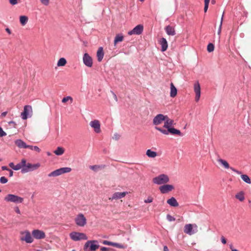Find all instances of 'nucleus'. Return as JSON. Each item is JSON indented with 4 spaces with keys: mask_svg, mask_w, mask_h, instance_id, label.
I'll list each match as a JSON object with an SVG mask.
<instances>
[{
    "mask_svg": "<svg viewBox=\"0 0 251 251\" xmlns=\"http://www.w3.org/2000/svg\"><path fill=\"white\" fill-rule=\"evenodd\" d=\"M23 161L24 163L23 165V169L21 170L22 173L33 171L37 170L41 166L39 163L32 164L30 163H26V160L25 159H23Z\"/></svg>",
    "mask_w": 251,
    "mask_h": 251,
    "instance_id": "1",
    "label": "nucleus"
},
{
    "mask_svg": "<svg viewBox=\"0 0 251 251\" xmlns=\"http://www.w3.org/2000/svg\"><path fill=\"white\" fill-rule=\"evenodd\" d=\"M100 247L99 241L97 240L87 241L84 244L83 249L84 251H95Z\"/></svg>",
    "mask_w": 251,
    "mask_h": 251,
    "instance_id": "2",
    "label": "nucleus"
},
{
    "mask_svg": "<svg viewBox=\"0 0 251 251\" xmlns=\"http://www.w3.org/2000/svg\"><path fill=\"white\" fill-rule=\"evenodd\" d=\"M4 200L6 202H14L18 204L22 203L24 201V199L16 195L9 194L4 197Z\"/></svg>",
    "mask_w": 251,
    "mask_h": 251,
    "instance_id": "3",
    "label": "nucleus"
},
{
    "mask_svg": "<svg viewBox=\"0 0 251 251\" xmlns=\"http://www.w3.org/2000/svg\"><path fill=\"white\" fill-rule=\"evenodd\" d=\"M152 181L154 184L157 185L164 184L169 181V178L167 175L162 174L154 177Z\"/></svg>",
    "mask_w": 251,
    "mask_h": 251,
    "instance_id": "4",
    "label": "nucleus"
},
{
    "mask_svg": "<svg viewBox=\"0 0 251 251\" xmlns=\"http://www.w3.org/2000/svg\"><path fill=\"white\" fill-rule=\"evenodd\" d=\"M32 109L30 105H27L24 106V111L21 114V117L23 120H26L32 116Z\"/></svg>",
    "mask_w": 251,
    "mask_h": 251,
    "instance_id": "5",
    "label": "nucleus"
},
{
    "mask_svg": "<svg viewBox=\"0 0 251 251\" xmlns=\"http://www.w3.org/2000/svg\"><path fill=\"white\" fill-rule=\"evenodd\" d=\"M75 222L79 226H84L87 223V220L84 215L82 213L78 214L75 219Z\"/></svg>",
    "mask_w": 251,
    "mask_h": 251,
    "instance_id": "6",
    "label": "nucleus"
},
{
    "mask_svg": "<svg viewBox=\"0 0 251 251\" xmlns=\"http://www.w3.org/2000/svg\"><path fill=\"white\" fill-rule=\"evenodd\" d=\"M217 161L219 162L225 169H230L233 172L237 173V174H241V172L234 169L233 167H230L228 163L225 160L221 158H218Z\"/></svg>",
    "mask_w": 251,
    "mask_h": 251,
    "instance_id": "7",
    "label": "nucleus"
},
{
    "mask_svg": "<svg viewBox=\"0 0 251 251\" xmlns=\"http://www.w3.org/2000/svg\"><path fill=\"white\" fill-rule=\"evenodd\" d=\"M167 119V115H164L162 114H157L153 119V124L154 125H159L161 124L164 120Z\"/></svg>",
    "mask_w": 251,
    "mask_h": 251,
    "instance_id": "8",
    "label": "nucleus"
},
{
    "mask_svg": "<svg viewBox=\"0 0 251 251\" xmlns=\"http://www.w3.org/2000/svg\"><path fill=\"white\" fill-rule=\"evenodd\" d=\"M23 234H25L24 236L21 237V240L25 241L26 243H31L33 241L32 237L28 230H26L22 233Z\"/></svg>",
    "mask_w": 251,
    "mask_h": 251,
    "instance_id": "9",
    "label": "nucleus"
},
{
    "mask_svg": "<svg viewBox=\"0 0 251 251\" xmlns=\"http://www.w3.org/2000/svg\"><path fill=\"white\" fill-rule=\"evenodd\" d=\"M174 189V186L172 184H164L160 186L159 188V190L162 194L167 193Z\"/></svg>",
    "mask_w": 251,
    "mask_h": 251,
    "instance_id": "10",
    "label": "nucleus"
},
{
    "mask_svg": "<svg viewBox=\"0 0 251 251\" xmlns=\"http://www.w3.org/2000/svg\"><path fill=\"white\" fill-rule=\"evenodd\" d=\"M195 227L196 230L193 229V226L191 224H186L184 228V232L186 234L191 235L196 232L197 231V226L195 225Z\"/></svg>",
    "mask_w": 251,
    "mask_h": 251,
    "instance_id": "11",
    "label": "nucleus"
},
{
    "mask_svg": "<svg viewBox=\"0 0 251 251\" xmlns=\"http://www.w3.org/2000/svg\"><path fill=\"white\" fill-rule=\"evenodd\" d=\"M32 235L36 239H44L46 236L45 232L39 229H34L32 230Z\"/></svg>",
    "mask_w": 251,
    "mask_h": 251,
    "instance_id": "12",
    "label": "nucleus"
},
{
    "mask_svg": "<svg viewBox=\"0 0 251 251\" xmlns=\"http://www.w3.org/2000/svg\"><path fill=\"white\" fill-rule=\"evenodd\" d=\"M90 126L94 129V130L96 133H99L100 132V125L98 120H95L90 122Z\"/></svg>",
    "mask_w": 251,
    "mask_h": 251,
    "instance_id": "13",
    "label": "nucleus"
},
{
    "mask_svg": "<svg viewBox=\"0 0 251 251\" xmlns=\"http://www.w3.org/2000/svg\"><path fill=\"white\" fill-rule=\"evenodd\" d=\"M143 31V26L142 25H138L136 26L132 30L128 32V35H140Z\"/></svg>",
    "mask_w": 251,
    "mask_h": 251,
    "instance_id": "14",
    "label": "nucleus"
},
{
    "mask_svg": "<svg viewBox=\"0 0 251 251\" xmlns=\"http://www.w3.org/2000/svg\"><path fill=\"white\" fill-rule=\"evenodd\" d=\"M83 62L85 65L88 67H91L92 66V58L87 53H85L84 54L83 56Z\"/></svg>",
    "mask_w": 251,
    "mask_h": 251,
    "instance_id": "15",
    "label": "nucleus"
},
{
    "mask_svg": "<svg viewBox=\"0 0 251 251\" xmlns=\"http://www.w3.org/2000/svg\"><path fill=\"white\" fill-rule=\"evenodd\" d=\"M194 91L196 93L195 100L196 101H198L199 100L201 96V87L198 82L194 84Z\"/></svg>",
    "mask_w": 251,
    "mask_h": 251,
    "instance_id": "16",
    "label": "nucleus"
},
{
    "mask_svg": "<svg viewBox=\"0 0 251 251\" xmlns=\"http://www.w3.org/2000/svg\"><path fill=\"white\" fill-rule=\"evenodd\" d=\"M127 194V192H115L112 195V197L110 198L109 199L111 200L120 199L125 197Z\"/></svg>",
    "mask_w": 251,
    "mask_h": 251,
    "instance_id": "17",
    "label": "nucleus"
},
{
    "mask_svg": "<svg viewBox=\"0 0 251 251\" xmlns=\"http://www.w3.org/2000/svg\"><path fill=\"white\" fill-rule=\"evenodd\" d=\"M24 163V161H23V159H22L21 161L18 163L17 165H15L13 162H10L9 164V166L11 167L13 170L17 171L21 169H23V165Z\"/></svg>",
    "mask_w": 251,
    "mask_h": 251,
    "instance_id": "18",
    "label": "nucleus"
},
{
    "mask_svg": "<svg viewBox=\"0 0 251 251\" xmlns=\"http://www.w3.org/2000/svg\"><path fill=\"white\" fill-rule=\"evenodd\" d=\"M167 203L172 207H177L178 206V203L176 199L173 197L167 200Z\"/></svg>",
    "mask_w": 251,
    "mask_h": 251,
    "instance_id": "19",
    "label": "nucleus"
},
{
    "mask_svg": "<svg viewBox=\"0 0 251 251\" xmlns=\"http://www.w3.org/2000/svg\"><path fill=\"white\" fill-rule=\"evenodd\" d=\"M159 43L161 46V51H165L168 48V43L166 39L163 37L160 40Z\"/></svg>",
    "mask_w": 251,
    "mask_h": 251,
    "instance_id": "20",
    "label": "nucleus"
},
{
    "mask_svg": "<svg viewBox=\"0 0 251 251\" xmlns=\"http://www.w3.org/2000/svg\"><path fill=\"white\" fill-rule=\"evenodd\" d=\"M174 124V121L170 118L167 116V119L164 120V125L163 127L168 129L172 127V125Z\"/></svg>",
    "mask_w": 251,
    "mask_h": 251,
    "instance_id": "21",
    "label": "nucleus"
},
{
    "mask_svg": "<svg viewBox=\"0 0 251 251\" xmlns=\"http://www.w3.org/2000/svg\"><path fill=\"white\" fill-rule=\"evenodd\" d=\"M165 30L168 35L174 36L176 34V31L174 28L170 25L167 26L165 27Z\"/></svg>",
    "mask_w": 251,
    "mask_h": 251,
    "instance_id": "22",
    "label": "nucleus"
},
{
    "mask_svg": "<svg viewBox=\"0 0 251 251\" xmlns=\"http://www.w3.org/2000/svg\"><path fill=\"white\" fill-rule=\"evenodd\" d=\"M104 52L103 51V48L100 47L97 52V56L98 58V61L100 62L103 58Z\"/></svg>",
    "mask_w": 251,
    "mask_h": 251,
    "instance_id": "23",
    "label": "nucleus"
},
{
    "mask_svg": "<svg viewBox=\"0 0 251 251\" xmlns=\"http://www.w3.org/2000/svg\"><path fill=\"white\" fill-rule=\"evenodd\" d=\"M79 232L73 231L70 234V237L71 239L75 241H80V238L79 237Z\"/></svg>",
    "mask_w": 251,
    "mask_h": 251,
    "instance_id": "24",
    "label": "nucleus"
},
{
    "mask_svg": "<svg viewBox=\"0 0 251 251\" xmlns=\"http://www.w3.org/2000/svg\"><path fill=\"white\" fill-rule=\"evenodd\" d=\"M235 198L238 200L240 201H243L245 200V193L243 191H241L237 193L235 196Z\"/></svg>",
    "mask_w": 251,
    "mask_h": 251,
    "instance_id": "25",
    "label": "nucleus"
},
{
    "mask_svg": "<svg viewBox=\"0 0 251 251\" xmlns=\"http://www.w3.org/2000/svg\"><path fill=\"white\" fill-rule=\"evenodd\" d=\"M169 133H171L172 134L175 135L177 134L179 136H182V134L181 133L179 130L176 129L174 127H171L170 128H168Z\"/></svg>",
    "mask_w": 251,
    "mask_h": 251,
    "instance_id": "26",
    "label": "nucleus"
},
{
    "mask_svg": "<svg viewBox=\"0 0 251 251\" xmlns=\"http://www.w3.org/2000/svg\"><path fill=\"white\" fill-rule=\"evenodd\" d=\"M146 155L150 158H154L157 155L156 151H153L151 149H148L146 151Z\"/></svg>",
    "mask_w": 251,
    "mask_h": 251,
    "instance_id": "27",
    "label": "nucleus"
},
{
    "mask_svg": "<svg viewBox=\"0 0 251 251\" xmlns=\"http://www.w3.org/2000/svg\"><path fill=\"white\" fill-rule=\"evenodd\" d=\"M177 94V89L174 85V84L172 83L171 84V92H170V96L172 98H174L176 96Z\"/></svg>",
    "mask_w": 251,
    "mask_h": 251,
    "instance_id": "28",
    "label": "nucleus"
},
{
    "mask_svg": "<svg viewBox=\"0 0 251 251\" xmlns=\"http://www.w3.org/2000/svg\"><path fill=\"white\" fill-rule=\"evenodd\" d=\"M241 178L246 183L250 184H251V180L250 177L246 174H240Z\"/></svg>",
    "mask_w": 251,
    "mask_h": 251,
    "instance_id": "29",
    "label": "nucleus"
},
{
    "mask_svg": "<svg viewBox=\"0 0 251 251\" xmlns=\"http://www.w3.org/2000/svg\"><path fill=\"white\" fill-rule=\"evenodd\" d=\"M64 151V149L62 147H58L53 152L55 155L60 156L63 154Z\"/></svg>",
    "mask_w": 251,
    "mask_h": 251,
    "instance_id": "30",
    "label": "nucleus"
},
{
    "mask_svg": "<svg viewBox=\"0 0 251 251\" xmlns=\"http://www.w3.org/2000/svg\"><path fill=\"white\" fill-rule=\"evenodd\" d=\"M61 175L59 169H56L48 175L49 177H55Z\"/></svg>",
    "mask_w": 251,
    "mask_h": 251,
    "instance_id": "31",
    "label": "nucleus"
},
{
    "mask_svg": "<svg viewBox=\"0 0 251 251\" xmlns=\"http://www.w3.org/2000/svg\"><path fill=\"white\" fill-rule=\"evenodd\" d=\"M17 147L20 149H28L29 148V145H26L25 142H15Z\"/></svg>",
    "mask_w": 251,
    "mask_h": 251,
    "instance_id": "32",
    "label": "nucleus"
},
{
    "mask_svg": "<svg viewBox=\"0 0 251 251\" xmlns=\"http://www.w3.org/2000/svg\"><path fill=\"white\" fill-rule=\"evenodd\" d=\"M28 21V17L26 16H21L20 17V22L22 25H25Z\"/></svg>",
    "mask_w": 251,
    "mask_h": 251,
    "instance_id": "33",
    "label": "nucleus"
},
{
    "mask_svg": "<svg viewBox=\"0 0 251 251\" xmlns=\"http://www.w3.org/2000/svg\"><path fill=\"white\" fill-rule=\"evenodd\" d=\"M104 167V165H92L90 166V168L94 171V172H97L98 171L99 169H101L103 168Z\"/></svg>",
    "mask_w": 251,
    "mask_h": 251,
    "instance_id": "34",
    "label": "nucleus"
},
{
    "mask_svg": "<svg viewBox=\"0 0 251 251\" xmlns=\"http://www.w3.org/2000/svg\"><path fill=\"white\" fill-rule=\"evenodd\" d=\"M60 174L61 175L65 174V173H68L71 171L72 169L70 167H62L59 168Z\"/></svg>",
    "mask_w": 251,
    "mask_h": 251,
    "instance_id": "35",
    "label": "nucleus"
},
{
    "mask_svg": "<svg viewBox=\"0 0 251 251\" xmlns=\"http://www.w3.org/2000/svg\"><path fill=\"white\" fill-rule=\"evenodd\" d=\"M124 39V37L122 35H117L114 39V45L115 46L118 42H122Z\"/></svg>",
    "mask_w": 251,
    "mask_h": 251,
    "instance_id": "36",
    "label": "nucleus"
},
{
    "mask_svg": "<svg viewBox=\"0 0 251 251\" xmlns=\"http://www.w3.org/2000/svg\"><path fill=\"white\" fill-rule=\"evenodd\" d=\"M67 63V61L64 58H61L59 59L57 62V66H64Z\"/></svg>",
    "mask_w": 251,
    "mask_h": 251,
    "instance_id": "37",
    "label": "nucleus"
},
{
    "mask_svg": "<svg viewBox=\"0 0 251 251\" xmlns=\"http://www.w3.org/2000/svg\"><path fill=\"white\" fill-rule=\"evenodd\" d=\"M224 12H223V13L222 14L221 19L220 25L219 27L218 28V33H217L218 35L219 36V37H218L219 40H220V34H221V30H222V26L223 18H224Z\"/></svg>",
    "mask_w": 251,
    "mask_h": 251,
    "instance_id": "38",
    "label": "nucleus"
},
{
    "mask_svg": "<svg viewBox=\"0 0 251 251\" xmlns=\"http://www.w3.org/2000/svg\"><path fill=\"white\" fill-rule=\"evenodd\" d=\"M155 129L156 130L160 131L161 133H162L164 134L167 135L169 134L168 129H163L159 127H155Z\"/></svg>",
    "mask_w": 251,
    "mask_h": 251,
    "instance_id": "39",
    "label": "nucleus"
},
{
    "mask_svg": "<svg viewBox=\"0 0 251 251\" xmlns=\"http://www.w3.org/2000/svg\"><path fill=\"white\" fill-rule=\"evenodd\" d=\"M29 147L28 149L31 151H35L37 152H40L41 151V150L40 149V148L36 146L29 145Z\"/></svg>",
    "mask_w": 251,
    "mask_h": 251,
    "instance_id": "40",
    "label": "nucleus"
},
{
    "mask_svg": "<svg viewBox=\"0 0 251 251\" xmlns=\"http://www.w3.org/2000/svg\"><path fill=\"white\" fill-rule=\"evenodd\" d=\"M207 51L209 52H212L214 50V46L212 43H209L207 47Z\"/></svg>",
    "mask_w": 251,
    "mask_h": 251,
    "instance_id": "41",
    "label": "nucleus"
},
{
    "mask_svg": "<svg viewBox=\"0 0 251 251\" xmlns=\"http://www.w3.org/2000/svg\"><path fill=\"white\" fill-rule=\"evenodd\" d=\"M112 246L116 247L119 249H124V246L123 244H120L118 243H116V242L113 243Z\"/></svg>",
    "mask_w": 251,
    "mask_h": 251,
    "instance_id": "42",
    "label": "nucleus"
},
{
    "mask_svg": "<svg viewBox=\"0 0 251 251\" xmlns=\"http://www.w3.org/2000/svg\"><path fill=\"white\" fill-rule=\"evenodd\" d=\"M112 138L115 140H119L122 139L121 138V135L117 133H114Z\"/></svg>",
    "mask_w": 251,
    "mask_h": 251,
    "instance_id": "43",
    "label": "nucleus"
},
{
    "mask_svg": "<svg viewBox=\"0 0 251 251\" xmlns=\"http://www.w3.org/2000/svg\"><path fill=\"white\" fill-rule=\"evenodd\" d=\"M69 100H71V102H73V98L71 96H67L66 97H64L62 100V102L63 103H65Z\"/></svg>",
    "mask_w": 251,
    "mask_h": 251,
    "instance_id": "44",
    "label": "nucleus"
},
{
    "mask_svg": "<svg viewBox=\"0 0 251 251\" xmlns=\"http://www.w3.org/2000/svg\"><path fill=\"white\" fill-rule=\"evenodd\" d=\"M79 237L80 238V240H87L88 239V237L86 235V234L84 233L79 232Z\"/></svg>",
    "mask_w": 251,
    "mask_h": 251,
    "instance_id": "45",
    "label": "nucleus"
},
{
    "mask_svg": "<svg viewBox=\"0 0 251 251\" xmlns=\"http://www.w3.org/2000/svg\"><path fill=\"white\" fill-rule=\"evenodd\" d=\"M166 218L169 222H173L176 220V218L174 216H172L170 214L167 215Z\"/></svg>",
    "mask_w": 251,
    "mask_h": 251,
    "instance_id": "46",
    "label": "nucleus"
},
{
    "mask_svg": "<svg viewBox=\"0 0 251 251\" xmlns=\"http://www.w3.org/2000/svg\"><path fill=\"white\" fill-rule=\"evenodd\" d=\"M209 1H210V0H204V12H206V11H207Z\"/></svg>",
    "mask_w": 251,
    "mask_h": 251,
    "instance_id": "47",
    "label": "nucleus"
},
{
    "mask_svg": "<svg viewBox=\"0 0 251 251\" xmlns=\"http://www.w3.org/2000/svg\"><path fill=\"white\" fill-rule=\"evenodd\" d=\"M8 179L5 176H1L0 177V182L1 184H5L7 182Z\"/></svg>",
    "mask_w": 251,
    "mask_h": 251,
    "instance_id": "48",
    "label": "nucleus"
},
{
    "mask_svg": "<svg viewBox=\"0 0 251 251\" xmlns=\"http://www.w3.org/2000/svg\"><path fill=\"white\" fill-rule=\"evenodd\" d=\"M100 250L101 251H112L113 249L106 247H101L100 249Z\"/></svg>",
    "mask_w": 251,
    "mask_h": 251,
    "instance_id": "49",
    "label": "nucleus"
},
{
    "mask_svg": "<svg viewBox=\"0 0 251 251\" xmlns=\"http://www.w3.org/2000/svg\"><path fill=\"white\" fill-rule=\"evenodd\" d=\"M113 243V242L107 241V240H103L102 242V243L104 245L111 246H112Z\"/></svg>",
    "mask_w": 251,
    "mask_h": 251,
    "instance_id": "50",
    "label": "nucleus"
},
{
    "mask_svg": "<svg viewBox=\"0 0 251 251\" xmlns=\"http://www.w3.org/2000/svg\"><path fill=\"white\" fill-rule=\"evenodd\" d=\"M40 2L45 6H48L50 3V0H39Z\"/></svg>",
    "mask_w": 251,
    "mask_h": 251,
    "instance_id": "51",
    "label": "nucleus"
},
{
    "mask_svg": "<svg viewBox=\"0 0 251 251\" xmlns=\"http://www.w3.org/2000/svg\"><path fill=\"white\" fill-rule=\"evenodd\" d=\"M6 135V133L3 131V129L0 126V137H3Z\"/></svg>",
    "mask_w": 251,
    "mask_h": 251,
    "instance_id": "52",
    "label": "nucleus"
},
{
    "mask_svg": "<svg viewBox=\"0 0 251 251\" xmlns=\"http://www.w3.org/2000/svg\"><path fill=\"white\" fill-rule=\"evenodd\" d=\"M221 242L224 245H225L226 243V240L224 236H222L221 237Z\"/></svg>",
    "mask_w": 251,
    "mask_h": 251,
    "instance_id": "53",
    "label": "nucleus"
},
{
    "mask_svg": "<svg viewBox=\"0 0 251 251\" xmlns=\"http://www.w3.org/2000/svg\"><path fill=\"white\" fill-rule=\"evenodd\" d=\"M9 2L12 5H15L18 3V0H9Z\"/></svg>",
    "mask_w": 251,
    "mask_h": 251,
    "instance_id": "54",
    "label": "nucleus"
},
{
    "mask_svg": "<svg viewBox=\"0 0 251 251\" xmlns=\"http://www.w3.org/2000/svg\"><path fill=\"white\" fill-rule=\"evenodd\" d=\"M152 201V199L149 198L144 201V202H145V203H151Z\"/></svg>",
    "mask_w": 251,
    "mask_h": 251,
    "instance_id": "55",
    "label": "nucleus"
},
{
    "mask_svg": "<svg viewBox=\"0 0 251 251\" xmlns=\"http://www.w3.org/2000/svg\"><path fill=\"white\" fill-rule=\"evenodd\" d=\"M111 93H112L114 100L116 101H118V98H117V97L116 95L112 91H111Z\"/></svg>",
    "mask_w": 251,
    "mask_h": 251,
    "instance_id": "56",
    "label": "nucleus"
},
{
    "mask_svg": "<svg viewBox=\"0 0 251 251\" xmlns=\"http://www.w3.org/2000/svg\"><path fill=\"white\" fill-rule=\"evenodd\" d=\"M1 169L3 171H8V170H9V168H8V167L6 166H3L1 167Z\"/></svg>",
    "mask_w": 251,
    "mask_h": 251,
    "instance_id": "57",
    "label": "nucleus"
},
{
    "mask_svg": "<svg viewBox=\"0 0 251 251\" xmlns=\"http://www.w3.org/2000/svg\"><path fill=\"white\" fill-rule=\"evenodd\" d=\"M9 171V176L10 177H12L13 176V172L11 169L8 170Z\"/></svg>",
    "mask_w": 251,
    "mask_h": 251,
    "instance_id": "58",
    "label": "nucleus"
},
{
    "mask_svg": "<svg viewBox=\"0 0 251 251\" xmlns=\"http://www.w3.org/2000/svg\"><path fill=\"white\" fill-rule=\"evenodd\" d=\"M15 212H16L17 213H18V214H20V209H19V207H17H17H15Z\"/></svg>",
    "mask_w": 251,
    "mask_h": 251,
    "instance_id": "59",
    "label": "nucleus"
},
{
    "mask_svg": "<svg viewBox=\"0 0 251 251\" xmlns=\"http://www.w3.org/2000/svg\"><path fill=\"white\" fill-rule=\"evenodd\" d=\"M163 251H169L168 248L166 245L163 247Z\"/></svg>",
    "mask_w": 251,
    "mask_h": 251,
    "instance_id": "60",
    "label": "nucleus"
},
{
    "mask_svg": "<svg viewBox=\"0 0 251 251\" xmlns=\"http://www.w3.org/2000/svg\"><path fill=\"white\" fill-rule=\"evenodd\" d=\"M5 30L9 34H10L11 33V30L9 28H6L5 29Z\"/></svg>",
    "mask_w": 251,
    "mask_h": 251,
    "instance_id": "61",
    "label": "nucleus"
},
{
    "mask_svg": "<svg viewBox=\"0 0 251 251\" xmlns=\"http://www.w3.org/2000/svg\"><path fill=\"white\" fill-rule=\"evenodd\" d=\"M7 113V112H6V111L5 112H2L1 113V116L2 117H5Z\"/></svg>",
    "mask_w": 251,
    "mask_h": 251,
    "instance_id": "62",
    "label": "nucleus"
},
{
    "mask_svg": "<svg viewBox=\"0 0 251 251\" xmlns=\"http://www.w3.org/2000/svg\"><path fill=\"white\" fill-rule=\"evenodd\" d=\"M229 248L231 249V251L232 250H234L235 249L234 248H233V245L232 244H230L229 245Z\"/></svg>",
    "mask_w": 251,
    "mask_h": 251,
    "instance_id": "63",
    "label": "nucleus"
},
{
    "mask_svg": "<svg viewBox=\"0 0 251 251\" xmlns=\"http://www.w3.org/2000/svg\"><path fill=\"white\" fill-rule=\"evenodd\" d=\"M9 124H10V125L12 124V125H16L14 121H10V122H9Z\"/></svg>",
    "mask_w": 251,
    "mask_h": 251,
    "instance_id": "64",
    "label": "nucleus"
}]
</instances>
